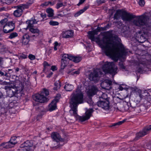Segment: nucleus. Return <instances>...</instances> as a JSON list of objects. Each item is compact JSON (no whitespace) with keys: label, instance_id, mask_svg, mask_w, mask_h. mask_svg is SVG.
I'll use <instances>...</instances> for the list:
<instances>
[{"label":"nucleus","instance_id":"nucleus-40","mask_svg":"<svg viewBox=\"0 0 151 151\" xmlns=\"http://www.w3.org/2000/svg\"><path fill=\"white\" fill-rule=\"evenodd\" d=\"M107 27H98L97 28L96 30L97 32H99L101 31V30H105L106 29Z\"/></svg>","mask_w":151,"mask_h":151},{"label":"nucleus","instance_id":"nucleus-19","mask_svg":"<svg viewBox=\"0 0 151 151\" xmlns=\"http://www.w3.org/2000/svg\"><path fill=\"white\" fill-rule=\"evenodd\" d=\"M73 34V32L71 30L63 31V37L65 38H69L72 37Z\"/></svg>","mask_w":151,"mask_h":151},{"label":"nucleus","instance_id":"nucleus-64","mask_svg":"<svg viewBox=\"0 0 151 151\" xmlns=\"http://www.w3.org/2000/svg\"><path fill=\"white\" fill-rule=\"evenodd\" d=\"M88 103L90 105H91L92 103H93V102L92 101H89V102H88Z\"/></svg>","mask_w":151,"mask_h":151},{"label":"nucleus","instance_id":"nucleus-45","mask_svg":"<svg viewBox=\"0 0 151 151\" xmlns=\"http://www.w3.org/2000/svg\"><path fill=\"white\" fill-rule=\"evenodd\" d=\"M28 58L31 60H33L35 59V56L32 54H30L29 55Z\"/></svg>","mask_w":151,"mask_h":151},{"label":"nucleus","instance_id":"nucleus-10","mask_svg":"<svg viewBox=\"0 0 151 151\" xmlns=\"http://www.w3.org/2000/svg\"><path fill=\"white\" fill-rule=\"evenodd\" d=\"M151 130V125L147 126L144 128L142 131L136 134V137L134 139L135 140L138 139L139 138L142 137L148 134Z\"/></svg>","mask_w":151,"mask_h":151},{"label":"nucleus","instance_id":"nucleus-21","mask_svg":"<svg viewBox=\"0 0 151 151\" xmlns=\"http://www.w3.org/2000/svg\"><path fill=\"white\" fill-rule=\"evenodd\" d=\"M28 29H29V31L32 33L35 34V35H32V36L33 37L35 36H37L40 33V31L39 29L37 28H35L34 27Z\"/></svg>","mask_w":151,"mask_h":151},{"label":"nucleus","instance_id":"nucleus-37","mask_svg":"<svg viewBox=\"0 0 151 151\" xmlns=\"http://www.w3.org/2000/svg\"><path fill=\"white\" fill-rule=\"evenodd\" d=\"M6 19H3L0 21V27H3L6 23Z\"/></svg>","mask_w":151,"mask_h":151},{"label":"nucleus","instance_id":"nucleus-51","mask_svg":"<svg viewBox=\"0 0 151 151\" xmlns=\"http://www.w3.org/2000/svg\"><path fill=\"white\" fill-rule=\"evenodd\" d=\"M20 57L22 59H26L27 58V55L25 54H22L20 56Z\"/></svg>","mask_w":151,"mask_h":151},{"label":"nucleus","instance_id":"nucleus-34","mask_svg":"<svg viewBox=\"0 0 151 151\" xmlns=\"http://www.w3.org/2000/svg\"><path fill=\"white\" fill-rule=\"evenodd\" d=\"M16 138L17 137H13L11 138L9 141L12 145H14L17 143V142L16 140Z\"/></svg>","mask_w":151,"mask_h":151},{"label":"nucleus","instance_id":"nucleus-42","mask_svg":"<svg viewBox=\"0 0 151 151\" xmlns=\"http://www.w3.org/2000/svg\"><path fill=\"white\" fill-rule=\"evenodd\" d=\"M82 59V57L79 55H76V63L80 62Z\"/></svg>","mask_w":151,"mask_h":151},{"label":"nucleus","instance_id":"nucleus-46","mask_svg":"<svg viewBox=\"0 0 151 151\" xmlns=\"http://www.w3.org/2000/svg\"><path fill=\"white\" fill-rule=\"evenodd\" d=\"M138 3L140 6H144L145 4V2L144 0H139L138 2Z\"/></svg>","mask_w":151,"mask_h":151},{"label":"nucleus","instance_id":"nucleus-31","mask_svg":"<svg viewBox=\"0 0 151 151\" xmlns=\"http://www.w3.org/2000/svg\"><path fill=\"white\" fill-rule=\"evenodd\" d=\"M2 145H4V147L6 148H9L12 147L13 145H12L9 141L2 144Z\"/></svg>","mask_w":151,"mask_h":151},{"label":"nucleus","instance_id":"nucleus-39","mask_svg":"<svg viewBox=\"0 0 151 151\" xmlns=\"http://www.w3.org/2000/svg\"><path fill=\"white\" fill-rule=\"evenodd\" d=\"M49 23L50 25L52 26H56L59 24V23L58 22L52 20L50 21Z\"/></svg>","mask_w":151,"mask_h":151},{"label":"nucleus","instance_id":"nucleus-54","mask_svg":"<svg viewBox=\"0 0 151 151\" xmlns=\"http://www.w3.org/2000/svg\"><path fill=\"white\" fill-rule=\"evenodd\" d=\"M43 65L44 67L49 66V65L48 63L46 61H44L43 63Z\"/></svg>","mask_w":151,"mask_h":151},{"label":"nucleus","instance_id":"nucleus-47","mask_svg":"<svg viewBox=\"0 0 151 151\" xmlns=\"http://www.w3.org/2000/svg\"><path fill=\"white\" fill-rule=\"evenodd\" d=\"M150 16H147L146 15H145L146 16H147V17H148V19H147V21H150V26H146V25H144L143 26H145L146 27H150V26H151V12H150Z\"/></svg>","mask_w":151,"mask_h":151},{"label":"nucleus","instance_id":"nucleus-29","mask_svg":"<svg viewBox=\"0 0 151 151\" xmlns=\"http://www.w3.org/2000/svg\"><path fill=\"white\" fill-rule=\"evenodd\" d=\"M121 13L122 11L120 10H117L114 16V19H118L120 17Z\"/></svg>","mask_w":151,"mask_h":151},{"label":"nucleus","instance_id":"nucleus-56","mask_svg":"<svg viewBox=\"0 0 151 151\" xmlns=\"http://www.w3.org/2000/svg\"><path fill=\"white\" fill-rule=\"evenodd\" d=\"M137 71L138 73H141L143 72V69L142 68L139 67Z\"/></svg>","mask_w":151,"mask_h":151},{"label":"nucleus","instance_id":"nucleus-16","mask_svg":"<svg viewBox=\"0 0 151 151\" xmlns=\"http://www.w3.org/2000/svg\"><path fill=\"white\" fill-rule=\"evenodd\" d=\"M33 142L32 141L27 140L24 142L21 145V147H24L23 150L24 151H30V147L33 146Z\"/></svg>","mask_w":151,"mask_h":151},{"label":"nucleus","instance_id":"nucleus-62","mask_svg":"<svg viewBox=\"0 0 151 151\" xmlns=\"http://www.w3.org/2000/svg\"><path fill=\"white\" fill-rule=\"evenodd\" d=\"M81 68H79L78 70L76 71V74H79Z\"/></svg>","mask_w":151,"mask_h":151},{"label":"nucleus","instance_id":"nucleus-12","mask_svg":"<svg viewBox=\"0 0 151 151\" xmlns=\"http://www.w3.org/2000/svg\"><path fill=\"white\" fill-rule=\"evenodd\" d=\"M15 28L14 24L12 22H9L3 26V31L5 33H8L13 31Z\"/></svg>","mask_w":151,"mask_h":151},{"label":"nucleus","instance_id":"nucleus-50","mask_svg":"<svg viewBox=\"0 0 151 151\" xmlns=\"http://www.w3.org/2000/svg\"><path fill=\"white\" fill-rule=\"evenodd\" d=\"M119 65L120 68L123 69H125V67L124 66L122 62H121L119 63Z\"/></svg>","mask_w":151,"mask_h":151},{"label":"nucleus","instance_id":"nucleus-36","mask_svg":"<svg viewBox=\"0 0 151 151\" xmlns=\"http://www.w3.org/2000/svg\"><path fill=\"white\" fill-rule=\"evenodd\" d=\"M41 93L43 95L45 94L46 96H48L49 94L48 90L46 88L43 89Z\"/></svg>","mask_w":151,"mask_h":151},{"label":"nucleus","instance_id":"nucleus-57","mask_svg":"<svg viewBox=\"0 0 151 151\" xmlns=\"http://www.w3.org/2000/svg\"><path fill=\"white\" fill-rule=\"evenodd\" d=\"M85 0H80V1L79 3L77 4L78 6H79L81 4H82Z\"/></svg>","mask_w":151,"mask_h":151},{"label":"nucleus","instance_id":"nucleus-1","mask_svg":"<svg viewBox=\"0 0 151 151\" xmlns=\"http://www.w3.org/2000/svg\"><path fill=\"white\" fill-rule=\"evenodd\" d=\"M96 39V42L106 55L116 61L118 58L126 55L128 53L127 49L121 43L109 38L107 36H104L102 40L99 38Z\"/></svg>","mask_w":151,"mask_h":151},{"label":"nucleus","instance_id":"nucleus-53","mask_svg":"<svg viewBox=\"0 0 151 151\" xmlns=\"http://www.w3.org/2000/svg\"><path fill=\"white\" fill-rule=\"evenodd\" d=\"M4 63V60L3 58L0 57V66H2Z\"/></svg>","mask_w":151,"mask_h":151},{"label":"nucleus","instance_id":"nucleus-44","mask_svg":"<svg viewBox=\"0 0 151 151\" xmlns=\"http://www.w3.org/2000/svg\"><path fill=\"white\" fill-rule=\"evenodd\" d=\"M64 5L62 3L59 2L56 4V8L58 9L60 7H62Z\"/></svg>","mask_w":151,"mask_h":151},{"label":"nucleus","instance_id":"nucleus-13","mask_svg":"<svg viewBox=\"0 0 151 151\" xmlns=\"http://www.w3.org/2000/svg\"><path fill=\"white\" fill-rule=\"evenodd\" d=\"M33 98L35 101L40 103H44L48 101L47 99L41 93L35 94L33 96Z\"/></svg>","mask_w":151,"mask_h":151},{"label":"nucleus","instance_id":"nucleus-11","mask_svg":"<svg viewBox=\"0 0 151 151\" xmlns=\"http://www.w3.org/2000/svg\"><path fill=\"white\" fill-rule=\"evenodd\" d=\"M25 7V5L23 4L13 7V8L16 9L13 13L14 16L16 17L21 16L22 14L23 11Z\"/></svg>","mask_w":151,"mask_h":151},{"label":"nucleus","instance_id":"nucleus-43","mask_svg":"<svg viewBox=\"0 0 151 151\" xmlns=\"http://www.w3.org/2000/svg\"><path fill=\"white\" fill-rule=\"evenodd\" d=\"M124 122L125 121L124 120L119 121L117 123L113 124L112 125V126H115L116 125H120L123 124Z\"/></svg>","mask_w":151,"mask_h":151},{"label":"nucleus","instance_id":"nucleus-26","mask_svg":"<svg viewBox=\"0 0 151 151\" xmlns=\"http://www.w3.org/2000/svg\"><path fill=\"white\" fill-rule=\"evenodd\" d=\"M68 64V61L66 60H61V70H63Z\"/></svg>","mask_w":151,"mask_h":151},{"label":"nucleus","instance_id":"nucleus-60","mask_svg":"<svg viewBox=\"0 0 151 151\" xmlns=\"http://www.w3.org/2000/svg\"><path fill=\"white\" fill-rule=\"evenodd\" d=\"M52 74L53 73L51 72L47 76V77L48 78H50L52 76Z\"/></svg>","mask_w":151,"mask_h":151},{"label":"nucleus","instance_id":"nucleus-20","mask_svg":"<svg viewBox=\"0 0 151 151\" xmlns=\"http://www.w3.org/2000/svg\"><path fill=\"white\" fill-rule=\"evenodd\" d=\"M26 23L27 24V29H29L31 27H33V24L37 23V21L36 19L32 18L31 19L28 20L26 22Z\"/></svg>","mask_w":151,"mask_h":151},{"label":"nucleus","instance_id":"nucleus-23","mask_svg":"<svg viewBox=\"0 0 151 151\" xmlns=\"http://www.w3.org/2000/svg\"><path fill=\"white\" fill-rule=\"evenodd\" d=\"M89 38L92 41L94 40V35L97 34L96 30H94L92 31H89L88 32Z\"/></svg>","mask_w":151,"mask_h":151},{"label":"nucleus","instance_id":"nucleus-4","mask_svg":"<svg viewBox=\"0 0 151 151\" xmlns=\"http://www.w3.org/2000/svg\"><path fill=\"white\" fill-rule=\"evenodd\" d=\"M134 103H135L134 102H133L132 104H131V106L129 108L125 109V111H127V109L132 112V114L134 115H137L140 112H142V113H143L146 110V108L144 106H142L141 107L134 106L133 105Z\"/></svg>","mask_w":151,"mask_h":151},{"label":"nucleus","instance_id":"nucleus-38","mask_svg":"<svg viewBox=\"0 0 151 151\" xmlns=\"http://www.w3.org/2000/svg\"><path fill=\"white\" fill-rule=\"evenodd\" d=\"M69 55L67 54H64L62 56L61 60H66L68 61Z\"/></svg>","mask_w":151,"mask_h":151},{"label":"nucleus","instance_id":"nucleus-2","mask_svg":"<svg viewBox=\"0 0 151 151\" xmlns=\"http://www.w3.org/2000/svg\"><path fill=\"white\" fill-rule=\"evenodd\" d=\"M122 17L123 20L128 21H131L133 19L135 18L133 20V23L135 25L139 27L144 25L149 26L150 24V21H147L148 17L145 14L136 16L132 14L124 12L122 14Z\"/></svg>","mask_w":151,"mask_h":151},{"label":"nucleus","instance_id":"nucleus-22","mask_svg":"<svg viewBox=\"0 0 151 151\" xmlns=\"http://www.w3.org/2000/svg\"><path fill=\"white\" fill-rule=\"evenodd\" d=\"M29 36L28 35L25 34L22 37V43L23 45H27L29 41Z\"/></svg>","mask_w":151,"mask_h":151},{"label":"nucleus","instance_id":"nucleus-24","mask_svg":"<svg viewBox=\"0 0 151 151\" xmlns=\"http://www.w3.org/2000/svg\"><path fill=\"white\" fill-rule=\"evenodd\" d=\"M134 90L136 91H137L138 93V95L136 96V99H138L139 98L138 100L137 101V100H135V101H136L138 103H139L142 99L143 96L141 94L142 91L141 90L138 89L136 87L135 88H134Z\"/></svg>","mask_w":151,"mask_h":151},{"label":"nucleus","instance_id":"nucleus-9","mask_svg":"<svg viewBox=\"0 0 151 151\" xmlns=\"http://www.w3.org/2000/svg\"><path fill=\"white\" fill-rule=\"evenodd\" d=\"M60 94H57L55 97V99L52 101L49 105L48 109L50 111L55 110L57 108V103L59 102L61 97Z\"/></svg>","mask_w":151,"mask_h":151},{"label":"nucleus","instance_id":"nucleus-3","mask_svg":"<svg viewBox=\"0 0 151 151\" xmlns=\"http://www.w3.org/2000/svg\"><path fill=\"white\" fill-rule=\"evenodd\" d=\"M102 69L105 73H109L113 77L117 73L118 68L113 62H106L102 67Z\"/></svg>","mask_w":151,"mask_h":151},{"label":"nucleus","instance_id":"nucleus-25","mask_svg":"<svg viewBox=\"0 0 151 151\" xmlns=\"http://www.w3.org/2000/svg\"><path fill=\"white\" fill-rule=\"evenodd\" d=\"M64 88L67 91H71L74 88L73 86L68 83L66 84L64 86Z\"/></svg>","mask_w":151,"mask_h":151},{"label":"nucleus","instance_id":"nucleus-6","mask_svg":"<svg viewBox=\"0 0 151 151\" xmlns=\"http://www.w3.org/2000/svg\"><path fill=\"white\" fill-rule=\"evenodd\" d=\"M102 74V72L101 69L97 68L94 70L93 72L90 74L89 79L91 81H97Z\"/></svg>","mask_w":151,"mask_h":151},{"label":"nucleus","instance_id":"nucleus-30","mask_svg":"<svg viewBox=\"0 0 151 151\" xmlns=\"http://www.w3.org/2000/svg\"><path fill=\"white\" fill-rule=\"evenodd\" d=\"M53 10L51 8L47 9L46 12L48 14V17H51L53 15Z\"/></svg>","mask_w":151,"mask_h":151},{"label":"nucleus","instance_id":"nucleus-15","mask_svg":"<svg viewBox=\"0 0 151 151\" xmlns=\"http://www.w3.org/2000/svg\"><path fill=\"white\" fill-rule=\"evenodd\" d=\"M51 137L54 141L57 142L60 141L63 142L65 140V139L61 138L59 134L57 132H52L51 134Z\"/></svg>","mask_w":151,"mask_h":151},{"label":"nucleus","instance_id":"nucleus-41","mask_svg":"<svg viewBox=\"0 0 151 151\" xmlns=\"http://www.w3.org/2000/svg\"><path fill=\"white\" fill-rule=\"evenodd\" d=\"M69 60L73 61L74 62H76V57L72 56L71 55H69Z\"/></svg>","mask_w":151,"mask_h":151},{"label":"nucleus","instance_id":"nucleus-27","mask_svg":"<svg viewBox=\"0 0 151 151\" xmlns=\"http://www.w3.org/2000/svg\"><path fill=\"white\" fill-rule=\"evenodd\" d=\"M24 83L20 82L19 83V86H17V89L18 91H19L20 92H22L24 88Z\"/></svg>","mask_w":151,"mask_h":151},{"label":"nucleus","instance_id":"nucleus-63","mask_svg":"<svg viewBox=\"0 0 151 151\" xmlns=\"http://www.w3.org/2000/svg\"><path fill=\"white\" fill-rule=\"evenodd\" d=\"M0 74L2 76H4V72H2V71H0Z\"/></svg>","mask_w":151,"mask_h":151},{"label":"nucleus","instance_id":"nucleus-32","mask_svg":"<svg viewBox=\"0 0 151 151\" xmlns=\"http://www.w3.org/2000/svg\"><path fill=\"white\" fill-rule=\"evenodd\" d=\"M146 40V38L143 35H141L138 39V42L141 43L144 42Z\"/></svg>","mask_w":151,"mask_h":151},{"label":"nucleus","instance_id":"nucleus-59","mask_svg":"<svg viewBox=\"0 0 151 151\" xmlns=\"http://www.w3.org/2000/svg\"><path fill=\"white\" fill-rule=\"evenodd\" d=\"M49 5L50 6H52L55 4V2L53 1L52 2L49 1Z\"/></svg>","mask_w":151,"mask_h":151},{"label":"nucleus","instance_id":"nucleus-52","mask_svg":"<svg viewBox=\"0 0 151 151\" xmlns=\"http://www.w3.org/2000/svg\"><path fill=\"white\" fill-rule=\"evenodd\" d=\"M49 1H47L44 2V3L42 4L41 6H47L49 5Z\"/></svg>","mask_w":151,"mask_h":151},{"label":"nucleus","instance_id":"nucleus-48","mask_svg":"<svg viewBox=\"0 0 151 151\" xmlns=\"http://www.w3.org/2000/svg\"><path fill=\"white\" fill-rule=\"evenodd\" d=\"M68 73L72 75H73L76 73V70H75V69L74 68L73 69H70V71L68 72Z\"/></svg>","mask_w":151,"mask_h":151},{"label":"nucleus","instance_id":"nucleus-5","mask_svg":"<svg viewBox=\"0 0 151 151\" xmlns=\"http://www.w3.org/2000/svg\"><path fill=\"white\" fill-rule=\"evenodd\" d=\"M71 98L70 102L71 109L69 112L71 115L76 117V94L73 92L71 96Z\"/></svg>","mask_w":151,"mask_h":151},{"label":"nucleus","instance_id":"nucleus-28","mask_svg":"<svg viewBox=\"0 0 151 151\" xmlns=\"http://www.w3.org/2000/svg\"><path fill=\"white\" fill-rule=\"evenodd\" d=\"M89 7L88 6H86L84 7V8L78 11L76 13V16H78L80 15V14L84 12L85 11H86Z\"/></svg>","mask_w":151,"mask_h":151},{"label":"nucleus","instance_id":"nucleus-8","mask_svg":"<svg viewBox=\"0 0 151 151\" xmlns=\"http://www.w3.org/2000/svg\"><path fill=\"white\" fill-rule=\"evenodd\" d=\"M104 95L106 96V97L105 98V99L100 100L97 103V104L99 106L101 107L105 110H108L109 108V103L107 95L105 94H104L103 96Z\"/></svg>","mask_w":151,"mask_h":151},{"label":"nucleus","instance_id":"nucleus-55","mask_svg":"<svg viewBox=\"0 0 151 151\" xmlns=\"http://www.w3.org/2000/svg\"><path fill=\"white\" fill-rule=\"evenodd\" d=\"M51 69L53 71H54L57 69V68L55 66H52L51 67Z\"/></svg>","mask_w":151,"mask_h":151},{"label":"nucleus","instance_id":"nucleus-49","mask_svg":"<svg viewBox=\"0 0 151 151\" xmlns=\"http://www.w3.org/2000/svg\"><path fill=\"white\" fill-rule=\"evenodd\" d=\"M8 93H10V95L9 94L8 96H9L10 97H11L13 96H14V93L13 91H12V90H10L9 92Z\"/></svg>","mask_w":151,"mask_h":151},{"label":"nucleus","instance_id":"nucleus-17","mask_svg":"<svg viewBox=\"0 0 151 151\" xmlns=\"http://www.w3.org/2000/svg\"><path fill=\"white\" fill-rule=\"evenodd\" d=\"M98 91V88L96 86H93L87 90V93L89 96H92L96 94Z\"/></svg>","mask_w":151,"mask_h":151},{"label":"nucleus","instance_id":"nucleus-18","mask_svg":"<svg viewBox=\"0 0 151 151\" xmlns=\"http://www.w3.org/2000/svg\"><path fill=\"white\" fill-rule=\"evenodd\" d=\"M83 95L81 91L76 93V106L78 104L83 103Z\"/></svg>","mask_w":151,"mask_h":151},{"label":"nucleus","instance_id":"nucleus-14","mask_svg":"<svg viewBox=\"0 0 151 151\" xmlns=\"http://www.w3.org/2000/svg\"><path fill=\"white\" fill-rule=\"evenodd\" d=\"M112 82L109 80H106L103 81L101 84V86L103 89L109 90L112 88Z\"/></svg>","mask_w":151,"mask_h":151},{"label":"nucleus","instance_id":"nucleus-61","mask_svg":"<svg viewBox=\"0 0 151 151\" xmlns=\"http://www.w3.org/2000/svg\"><path fill=\"white\" fill-rule=\"evenodd\" d=\"M115 10H111V12H110L111 15L110 16H112L113 13L115 12Z\"/></svg>","mask_w":151,"mask_h":151},{"label":"nucleus","instance_id":"nucleus-7","mask_svg":"<svg viewBox=\"0 0 151 151\" xmlns=\"http://www.w3.org/2000/svg\"><path fill=\"white\" fill-rule=\"evenodd\" d=\"M86 110L85 116H79L76 113V120L79 119L80 121L83 122L87 120L90 118L93 110L92 109H88L86 108Z\"/></svg>","mask_w":151,"mask_h":151},{"label":"nucleus","instance_id":"nucleus-58","mask_svg":"<svg viewBox=\"0 0 151 151\" xmlns=\"http://www.w3.org/2000/svg\"><path fill=\"white\" fill-rule=\"evenodd\" d=\"M104 1L105 0H100L99 1L97 0L96 1L99 4H101L104 3Z\"/></svg>","mask_w":151,"mask_h":151},{"label":"nucleus","instance_id":"nucleus-35","mask_svg":"<svg viewBox=\"0 0 151 151\" xmlns=\"http://www.w3.org/2000/svg\"><path fill=\"white\" fill-rule=\"evenodd\" d=\"M60 83L58 81L56 82L55 83V87L54 88V89L55 90H57L60 88Z\"/></svg>","mask_w":151,"mask_h":151},{"label":"nucleus","instance_id":"nucleus-33","mask_svg":"<svg viewBox=\"0 0 151 151\" xmlns=\"http://www.w3.org/2000/svg\"><path fill=\"white\" fill-rule=\"evenodd\" d=\"M18 36V34L16 32H13L10 33L9 36L8 38L12 39L17 37Z\"/></svg>","mask_w":151,"mask_h":151}]
</instances>
